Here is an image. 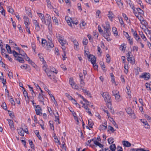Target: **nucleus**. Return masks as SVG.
I'll return each instance as SVG.
<instances>
[{
    "mask_svg": "<svg viewBox=\"0 0 151 151\" xmlns=\"http://www.w3.org/2000/svg\"><path fill=\"white\" fill-rule=\"evenodd\" d=\"M19 53H18L15 50L12 51V53L14 56L15 57H17L18 55H20L23 57H25V55H26V53L24 52L22 50H21L19 52Z\"/></svg>",
    "mask_w": 151,
    "mask_h": 151,
    "instance_id": "nucleus-5",
    "label": "nucleus"
},
{
    "mask_svg": "<svg viewBox=\"0 0 151 151\" xmlns=\"http://www.w3.org/2000/svg\"><path fill=\"white\" fill-rule=\"evenodd\" d=\"M101 141V139L99 137H94L92 139L88 140V142L90 146L93 145L96 147L98 146L101 148L103 147V145L99 142Z\"/></svg>",
    "mask_w": 151,
    "mask_h": 151,
    "instance_id": "nucleus-2",
    "label": "nucleus"
},
{
    "mask_svg": "<svg viewBox=\"0 0 151 151\" xmlns=\"http://www.w3.org/2000/svg\"><path fill=\"white\" fill-rule=\"evenodd\" d=\"M54 46V44L52 42V39H49L47 43V50H49L50 48H52Z\"/></svg>",
    "mask_w": 151,
    "mask_h": 151,
    "instance_id": "nucleus-9",
    "label": "nucleus"
},
{
    "mask_svg": "<svg viewBox=\"0 0 151 151\" xmlns=\"http://www.w3.org/2000/svg\"><path fill=\"white\" fill-rule=\"evenodd\" d=\"M71 86L73 88L76 89H78L79 88L78 86L75 83Z\"/></svg>",
    "mask_w": 151,
    "mask_h": 151,
    "instance_id": "nucleus-61",
    "label": "nucleus"
},
{
    "mask_svg": "<svg viewBox=\"0 0 151 151\" xmlns=\"http://www.w3.org/2000/svg\"><path fill=\"white\" fill-rule=\"evenodd\" d=\"M69 83L71 86L73 85L74 84V83L72 78H70L69 79Z\"/></svg>",
    "mask_w": 151,
    "mask_h": 151,
    "instance_id": "nucleus-59",
    "label": "nucleus"
},
{
    "mask_svg": "<svg viewBox=\"0 0 151 151\" xmlns=\"http://www.w3.org/2000/svg\"><path fill=\"white\" fill-rule=\"evenodd\" d=\"M31 46L34 52H35V49L36 48L35 44L34 42L32 43Z\"/></svg>",
    "mask_w": 151,
    "mask_h": 151,
    "instance_id": "nucleus-45",
    "label": "nucleus"
},
{
    "mask_svg": "<svg viewBox=\"0 0 151 151\" xmlns=\"http://www.w3.org/2000/svg\"><path fill=\"white\" fill-rule=\"evenodd\" d=\"M116 150L117 151H123L122 148V147L119 146L117 147Z\"/></svg>",
    "mask_w": 151,
    "mask_h": 151,
    "instance_id": "nucleus-64",
    "label": "nucleus"
},
{
    "mask_svg": "<svg viewBox=\"0 0 151 151\" xmlns=\"http://www.w3.org/2000/svg\"><path fill=\"white\" fill-rule=\"evenodd\" d=\"M88 60L91 61V63L93 64L94 69H97L98 66L96 63V58L94 55L91 54L89 55L88 57Z\"/></svg>",
    "mask_w": 151,
    "mask_h": 151,
    "instance_id": "nucleus-4",
    "label": "nucleus"
},
{
    "mask_svg": "<svg viewBox=\"0 0 151 151\" xmlns=\"http://www.w3.org/2000/svg\"><path fill=\"white\" fill-rule=\"evenodd\" d=\"M34 132L36 134L37 137H38L39 139L40 140H41L42 138L40 135L39 134V132L37 130H36L34 131Z\"/></svg>",
    "mask_w": 151,
    "mask_h": 151,
    "instance_id": "nucleus-38",
    "label": "nucleus"
},
{
    "mask_svg": "<svg viewBox=\"0 0 151 151\" xmlns=\"http://www.w3.org/2000/svg\"><path fill=\"white\" fill-rule=\"evenodd\" d=\"M106 62L107 63H109L111 61L110 56L109 54H107L106 55Z\"/></svg>",
    "mask_w": 151,
    "mask_h": 151,
    "instance_id": "nucleus-31",
    "label": "nucleus"
},
{
    "mask_svg": "<svg viewBox=\"0 0 151 151\" xmlns=\"http://www.w3.org/2000/svg\"><path fill=\"white\" fill-rule=\"evenodd\" d=\"M130 63L132 64H134L135 63L134 58L133 55H132L131 58H130L129 61Z\"/></svg>",
    "mask_w": 151,
    "mask_h": 151,
    "instance_id": "nucleus-30",
    "label": "nucleus"
},
{
    "mask_svg": "<svg viewBox=\"0 0 151 151\" xmlns=\"http://www.w3.org/2000/svg\"><path fill=\"white\" fill-rule=\"evenodd\" d=\"M114 15L113 13L112 12L110 11L108 12V14H107V16L109 19L111 21H112L113 17H114Z\"/></svg>",
    "mask_w": 151,
    "mask_h": 151,
    "instance_id": "nucleus-14",
    "label": "nucleus"
},
{
    "mask_svg": "<svg viewBox=\"0 0 151 151\" xmlns=\"http://www.w3.org/2000/svg\"><path fill=\"white\" fill-rule=\"evenodd\" d=\"M83 44L84 45H87L88 43V40L86 38L83 39Z\"/></svg>",
    "mask_w": 151,
    "mask_h": 151,
    "instance_id": "nucleus-53",
    "label": "nucleus"
},
{
    "mask_svg": "<svg viewBox=\"0 0 151 151\" xmlns=\"http://www.w3.org/2000/svg\"><path fill=\"white\" fill-rule=\"evenodd\" d=\"M42 111L41 108L39 105H37L36 106L35 111L37 115H41L42 114L41 112Z\"/></svg>",
    "mask_w": 151,
    "mask_h": 151,
    "instance_id": "nucleus-11",
    "label": "nucleus"
},
{
    "mask_svg": "<svg viewBox=\"0 0 151 151\" xmlns=\"http://www.w3.org/2000/svg\"><path fill=\"white\" fill-rule=\"evenodd\" d=\"M6 48L9 53L10 54H11L12 53L11 47L8 44H6Z\"/></svg>",
    "mask_w": 151,
    "mask_h": 151,
    "instance_id": "nucleus-27",
    "label": "nucleus"
},
{
    "mask_svg": "<svg viewBox=\"0 0 151 151\" xmlns=\"http://www.w3.org/2000/svg\"><path fill=\"white\" fill-rule=\"evenodd\" d=\"M127 39H128L129 44L131 45H132L133 44L132 39H131V37H127Z\"/></svg>",
    "mask_w": 151,
    "mask_h": 151,
    "instance_id": "nucleus-49",
    "label": "nucleus"
},
{
    "mask_svg": "<svg viewBox=\"0 0 151 151\" xmlns=\"http://www.w3.org/2000/svg\"><path fill=\"white\" fill-rule=\"evenodd\" d=\"M98 29L99 32L102 34L103 32V30L101 29L100 26L99 25L98 26Z\"/></svg>",
    "mask_w": 151,
    "mask_h": 151,
    "instance_id": "nucleus-63",
    "label": "nucleus"
},
{
    "mask_svg": "<svg viewBox=\"0 0 151 151\" xmlns=\"http://www.w3.org/2000/svg\"><path fill=\"white\" fill-rule=\"evenodd\" d=\"M37 14H38L39 17L40 18L42 22H43L45 19V18L44 14L37 12Z\"/></svg>",
    "mask_w": 151,
    "mask_h": 151,
    "instance_id": "nucleus-20",
    "label": "nucleus"
},
{
    "mask_svg": "<svg viewBox=\"0 0 151 151\" xmlns=\"http://www.w3.org/2000/svg\"><path fill=\"white\" fill-rule=\"evenodd\" d=\"M109 130L111 131L112 132H114V128L110 126L108 127V131L109 132Z\"/></svg>",
    "mask_w": 151,
    "mask_h": 151,
    "instance_id": "nucleus-56",
    "label": "nucleus"
},
{
    "mask_svg": "<svg viewBox=\"0 0 151 151\" xmlns=\"http://www.w3.org/2000/svg\"><path fill=\"white\" fill-rule=\"evenodd\" d=\"M135 15L136 17L140 21H141L142 20V19H143V17H142L141 15H139V14H138L137 13H135L134 12Z\"/></svg>",
    "mask_w": 151,
    "mask_h": 151,
    "instance_id": "nucleus-29",
    "label": "nucleus"
},
{
    "mask_svg": "<svg viewBox=\"0 0 151 151\" xmlns=\"http://www.w3.org/2000/svg\"><path fill=\"white\" fill-rule=\"evenodd\" d=\"M122 143L124 146L125 147H129L131 146V144L128 141H123Z\"/></svg>",
    "mask_w": 151,
    "mask_h": 151,
    "instance_id": "nucleus-16",
    "label": "nucleus"
},
{
    "mask_svg": "<svg viewBox=\"0 0 151 151\" xmlns=\"http://www.w3.org/2000/svg\"><path fill=\"white\" fill-rule=\"evenodd\" d=\"M126 89L127 90V93L128 95H129L131 93V92L129 91L130 90V87L129 86H126Z\"/></svg>",
    "mask_w": 151,
    "mask_h": 151,
    "instance_id": "nucleus-52",
    "label": "nucleus"
},
{
    "mask_svg": "<svg viewBox=\"0 0 151 151\" xmlns=\"http://www.w3.org/2000/svg\"><path fill=\"white\" fill-rule=\"evenodd\" d=\"M23 94L24 97L25 98V100L26 102L28 103L29 102V98L28 96V93L27 91L24 92V93H23Z\"/></svg>",
    "mask_w": 151,
    "mask_h": 151,
    "instance_id": "nucleus-19",
    "label": "nucleus"
},
{
    "mask_svg": "<svg viewBox=\"0 0 151 151\" xmlns=\"http://www.w3.org/2000/svg\"><path fill=\"white\" fill-rule=\"evenodd\" d=\"M114 96L115 97L116 100L117 102H119L121 101L122 100V98L121 97V96L119 94H118Z\"/></svg>",
    "mask_w": 151,
    "mask_h": 151,
    "instance_id": "nucleus-22",
    "label": "nucleus"
},
{
    "mask_svg": "<svg viewBox=\"0 0 151 151\" xmlns=\"http://www.w3.org/2000/svg\"><path fill=\"white\" fill-rule=\"evenodd\" d=\"M106 26H104V32L105 31L106 37L104 36V38L106 39L107 41L109 42L111 41V39L109 38V36L111 35V33L110 31L111 30V28L110 25L109 23L108 22H106Z\"/></svg>",
    "mask_w": 151,
    "mask_h": 151,
    "instance_id": "nucleus-3",
    "label": "nucleus"
},
{
    "mask_svg": "<svg viewBox=\"0 0 151 151\" xmlns=\"http://www.w3.org/2000/svg\"><path fill=\"white\" fill-rule=\"evenodd\" d=\"M104 93H105L104 94V101L106 103V105L109 110L110 112L113 114L114 112V110L111 107L112 103L111 96L108 92H104Z\"/></svg>",
    "mask_w": 151,
    "mask_h": 151,
    "instance_id": "nucleus-1",
    "label": "nucleus"
},
{
    "mask_svg": "<svg viewBox=\"0 0 151 151\" xmlns=\"http://www.w3.org/2000/svg\"><path fill=\"white\" fill-rule=\"evenodd\" d=\"M52 19L53 20V22L55 23L56 25H58L59 24L57 18L55 17H52Z\"/></svg>",
    "mask_w": 151,
    "mask_h": 151,
    "instance_id": "nucleus-23",
    "label": "nucleus"
},
{
    "mask_svg": "<svg viewBox=\"0 0 151 151\" xmlns=\"http://www.w3.org/2000/svg\"><path fill=\"white\" fill-rule=\"evenodd\" d=\"M139 35L141 37L142 39L145 41H146L147 40V39L145 37V36L144 35L143 32H139Z\"/></svg>",
    "mask_w": 151,
    "mask_h": 151,
    "instance_id": "nucleus-28",
    "label": "nucleus"
},
{
    "mask_svg": "<svg viewBox=\"0 0 151 151\" xmlns=\"http://www.w3.org/2000/svg\"><path fill=\"white\" fill-rule=\"evenodd\" d=\"M99 129L101 131H104V125L102 124V125H100L99 127Z\"/></svg>",
    "mask_w": 151,
    "mask_h": 151,
    "instance_id": "nucleus-54",
    "label": "nucleus"
},
{
    "mask_svg": "<svg viewBox=\"0 0 151 151\" xmlns=\"http://www.w3.org/2000/svg\"><path fill=\"white\" fill-rule=\"evenodd\" d=\"M110 150L108 148H104L105 151H115L116 147L115 144H113L111 145L110 147Z\"/></svg>",
    "mask_w": 151,
    "mask_h": 151,
    "instance_id": "nucleus-12",
    "label": "nucleus"
},
{
    "mask_svg": "<svg viewBox=\"0 0 151 151\" xmlns=\"http://www.w3.org/2000/svg\"><path fill=\"white\" fill-rule=\"evenodd\" d=\"M43 95H41L40 93H39L38 96V99H39V101L40 102H42V104L43 105H44V98L43 96Z\"/></svg>",
    "mask_w": 151,
    "mask_h": 151,
    "instance_id": "nucleus-18",
    "label": "nucleus"
},
{
    "mask_svg": "<svg viewBox=\"0 0 151 151\" xmlns=\"http://www.w3.org/2000/svg\"><path fill=\"white\" fill-rule=\"evenodd\" d=\"M83 92L84 93H86V95L88 96H89V97L90 98L92 97V96H91V94L90 93L89 91H87L86 90H85V91H84Z\"/></svg>",
    "mask_w": 151,
    "mask_h": 151,
    "instance_id": "nucleus-46",
    "label": "nucleus"
},
{
    "mask_svg": "<svg viewBox=\"0 0 151 151\" xmlns=\"http://www.w3.org/2000/svg\"><path fill=\"white\" fill-rule=\"evenodd\" d=\"M112 31L115 36L118 35V32L116 28L115 27H113L112 28Z\"/></svg>",
    "mask_w": 151,
    "mask_h": 151,
    "instance_id": "nucleus-37",
    "label": "nucleus"
},
{
    "mask_svg": "<svg viewBox=\"0 0 151 151\" xmlns=\"http://www.w3.org/2000/svg\"><path fill=\"white\" fill-rule=\"evenodd\" d=\"M44 24L48 26V29L49 30H51L52 29V25L51 22V19H46L44 22Z\"/></svg>",
    "mask_w": 151,
    "mask_h": 151,
    "instance_id": "nucleus-6",
    "label": "nucleus"
},
{
    "mask_svg": "<svg viewBox=\"0 0 151 151\" xmlns=\"http://www.w3.org/2000/svg\"><path fill=\"white\" fill-rule=\"evenodd\" d=\"M150 84L148 83H146V87L147 88H149V89H147V90H149L150 91H151V87L150 86Z\"/></svg>",
    "mask_w": 151,
    "mask_h": 151,
    "instance_id": "nucleus-55",
    "label": "nucleus"
},
{
    "mask_svg": "<svg viewBox=\"0 0 151 151\" xmlns=\"http://www.w3.org/2000/svg\"><path fill=\"white\" fill-rule=\"evenodd\" d=\"M29 143L31 146V147L32 148H34V145L33 144V143L32 141L31 140H29Z\"/></svg>",
    "mask_w": 151,
    "mask_h": 151,
    "instance_id": "nucleus-60",
    "label": "nucleus"
},
{
    "mask_svg": "<svg viewBox=\"0 0 151 151\" xmlns=\"http://www.w3.org/2000/svg\"><path fill=\"white\" fill-rule=\"evenodd\" d=\"M1 107L5 110L7 109V108L6 105L5 103H2L1 105Z\"/></svg>",
    "mask_w": 151,
    "mask_h": 151,
    "instance_id": "nucleus-51",
    "label": "nucleus"
},
{
    "mask_svg": "<svg viewBox=\"0 0 151 151\" xmlns=\"http://www.w3.org/2000/svg\"><path fill=\"white\" fill-rule=\"evenodd\" d=\"M56 113L57 114V115H55V122H58V124H60V123L59 121V116L58 113L57 111Z\"/></svg>",
    "mask_w": 151,
    "mask_h": 151,
    "instance_id": "nucleus-24",
    "label": "nucleus"
},
{
    "mask_svg": "<svg viewBox=\"0 0 151 151\" xmlns=\"http://www.w3.org/2000/svg\"><path fill=\"white\" fill-rule=\"evenodd\" d=\"M133 36L135 39L138 41H139L140 40H141L139 37L138 36L136 31H135L133 33Z\"/></svg>",
    "mask_w": 151,
    "mask_h": 151,
    "instance_id": "nucleus-17",
    "label": "nucleus"
},
{
    "mask_svg": "<svg viewBox=\"0 0 151 151\" xmlns=\"http://www.w3.org/2000/svg\"><path fill=\"white\" fill-rule=\"evenodd\" d=\"M59 42L62 46L64 45L67 43V42L65 40H64V39H62V40L59 41Z\"/></svg>",
    "mask_w": 151,
    "mask_h": 151,
    "instance_id": "nucleus-41",
    "label": "nucleus"
},
{
    "mask_svg": "<svg viewBox=\"0 0 151 151\" xmlns=\"http://www.w3.org/2000/svg\"><path fill=\"white\" fill-rule=\"evenodd\" d=\"M74 45L75 46H76V47L77 48V47L78 46L79 44L77 41L76 40L73 41Z\"/></svg>",
    "mask_w": 151,
    "mask_h": 151,
    "instance_id": "nucleus-50",
    "label": "nucleus"
},
{
    "mask_svg": "<svg viewBox=\"0 0 151 151\" xmlns=\"http://www.w3.org/2000/svg\"><path fill=\"white\" fill-rule=\"evenodd\" d=\"M88 124L90 127L91 128H93V124L91 119H90L88 120Z\"/></svg>",
    "mask_w": 151,
    "mask_h": 151,
    "instance_id": "nucleus-25",
    "label": "nucleus"
},
{
    "mask_svg": "<svg viewBox=\"0 0 151 151\" xmlns=\"http://www.w3.org/2000/svg\"><path fill=\"white\" fill-rule=\"evenodd\" d=\"M141 22V23L142 25L145 26L146 25H147V22L146 21L143 19V18L142 19V21H140Z\"/></svg>",
    "mask_w": 151,
    "mask_h": 151,
    "instance_id": "nucleus-44",
    "label": "nucleus"
},
{
    "mask_svg": "<svg viewBox=\"0 0 151 151\" xmlns=\"http://www.w3.org/2000/svg\"><path fill=\"white\" fill-rule=\"evenodd\" d=\"M8 112L9 115L10 117L13 118L14 116V113L12 111H9Z\"/></svg>",
    "mask_w": 151,
    "mask_h": 151,
    "instance_id": "nucleus-47",
    "label": "nucleus"
},
{
    "mask_svg": "<svg viewBox=\"0 0 151 151\" xmlns=\"http://www.w3.org/2000/svg\"><path fill=\"white\" fill-rule=\"evenodd\" d=\"M132 54V53L131 52H129L127 54V60L128 61H129L130 58H131V54Z\"/></svg>",
    "mask_w": 151,
    "mask_h": 151,
    "instance_id": "nucleus-43",
    "label": "nucleus"
},
{
    "mask_svg": "<svg viewBox=\"0 0 151 151\" xmlns=\"http://www.w3.org/2000/svg\"><path fill=\"white\" fill-rule=\"evenodd\" d=\"M47 42H46L45 39H42V44L43 47H44L45 45H47Z\"/></svg>",
    "mask_w": 151,
    "mask_h": 151,
    "instance_id": "nucleus-42",
    "label": "nucleus"
},
{
    "mask_svg": "<svg viewBox=\"0 0 151 151\" xmlns=\"http://www.w3.org/2000/svg\"><path fill=\"white\" fill-rule=\"evenodd\" d=\"M136 9L139 14L143 15L144 14V11L140 8H137Z\"/></svg>",
    "mask_w": 151,
    "mask_h": 151,
    "instance_id": "nucleus-32",
    "label": "nucleus"
},
{
    "mask_svg": "<svg viewBox=\"0 0 151 151\" xmlns=\"http://www.w3.org/2000/svg\"><path fill=\"white\" fill-rule=\"evenodd\" d=\"M17 130L19 134L22 137L24 136V132H25L26 133L28 134L27 133V132H28V130L27 128L26 129L25 131L23 130V129L22 128H20V129H18Z\"/></svg>",
    "mask_w": 151,
    "mask_h": 151,
    "instance_id": "nucleus-10",
    "label": "nucleus"
},
{
    "mask_svg": "<svg viewBox=\"0 0 151 151\" xmlns=\"http://www.w3.org/2000/svg\"><path fill=\"white\" fill-rule=\"evenodd\" d=\"M25 29L27 31L28 33L29 34H30V28L29 27V26H25Z\"/></svg>",
    "mask_w": 151,
    "mask_h": 151,
    "instance_id": "nucleus-57",
    "label": "nucleus"
},
{
    "mask_svg": "<svg viewBox=\"0 0 151 151\" xmlns=\"http://www.w3.org/2000/svg\"><path fill=\"white\" fill-rule=\"evenodd\" d=\"M118 94H119V92L117 90H114L112 91V95L114 96H116Z\"/></svg>",
    "mask_w": 151,
    "mask_h": 151,
    "instance_id": "nucleus-34",
    "label": "nucleus"
},
{
    "mask_svg": "<svg viewBox=\"0 0 151 151\" xmlns=\"http://www.w3.org/2000/svg\"><path fill=\"white\" fill-rule=\"evenodd\" d=\"M139 77L144 78L145 80H148L150 78V74L149 73H143L141 75H140Z\"/></svg>",
    "mask_w": 151,
    "mask_h": 151,
    "instance_id": "nucleus-8",
    "label": "nucleus"
},
{
    "mask_svg": "<svg viewBox=\"0 0 151 151\" xmlns=\"http://www.w3.org/2000/svg\"><path fill=\"white\" fill-rule=\"evenodd\" d=\"M5 51V50L3 48V47H1V52L2 55L3 56L5 55V53L4 52Z\"/></svg>",
    "mask_w": 151,
    "mask_h": 151,
    "instance_id": "nucleus-58",
    "label": "nucleus"
},
{
    "mask_svg": "<svg viewBox=\"0 0 151 151\" xmlns=\"http://www.w3.org/2000/svg\"><path fill=\"white\" fill-rule=\"evenodd\" d=\"M116 1V3L117 4L118 6L120 7L122 6L123 4L121 2V0H115Z\"/></svg>",
    "mask_w": 151,
    "mask_h": 151,
    "instance_id": "nucleus-26",
    "label": "nucleus"
},
{
    "mask_svg": "<svg viewBox=\"0 0 151 151\" xmlns=\"http://www.w3.org/2000/svg\"><path fill=\"white\" fill-rule=\"evenodd\" d=\"M56 37L58 40L59 41L64 39L63 37L59 34L57 33L56 35Z\"/></svg>",
    "mask_w": 151,
    "mask_h": 151,
    "instance_id": "nucleus-21",
    "label": "nucleus"
},
{
    "mask_svg": "<svg viewBox=\"0 0 151 151\" xmlns=\"http://www.w3.org/2000/svg\"><path fill=\"white\" fill-rule=\"evenodd\" d=\"M71 86L73 88L76 89H78L79 88L78 86L75 83Z\"/></svg>",
    "mask_w": 151,
    "mask_h": 151,
    "instance_id": "nucleus-62",
    "label": "nucleus"
},
{
    "mask_svg": "<svg viewBox=\"0 0 151 151\" xmlns=\"http://www.w3.org/2000/svg\"><path fill=\"white\" fill-rule=\"evenodd\" d=\"M38 56L40 60L42 62L44 63L45 61L43 58V56L42 54L39 53Z\"/></svg>",
    "mask_w": 151,
    "mask_h": 151,
    "instance_id": "nucleus-40",
    "label": "nucleus"
},
{
    "mask_svg": "<svg viewBox=\"0 0 151 151\" xmlns=\"http://www.w3.org/2000/svg\"><path fill=\"white\" fill-rule=\"evenodd\" d=\"M126 110L127 113L129 115L131 116L132 118L134 119L136 118V116L131 108L128 107L127 109H126Z\"/></svg>",
    "mask_w": 151,
    "mask_h": 151,
    "instance_id": "nucleus-7",
    "label": "nucleus"
},
{
    "mask_svg": "<svg viewBox=\"0 0 151 151\" xmlns=\"http://www.w3.org/2000/svg\"><path fill=\"white\" fill-rule=\"evenodd\" d=\"M47 66L46 64H45L42 67L43 69L46 72L48 70L47 69Z\"/></svg>",
    "mask_w": 151,
    "mask_h": 151,
    "instance_id": "nucleus-48",
    "label": "nucleus"
},
{
    "mask_svg": "<svg viewBox=\"0 0 151 151\" xmlns=\"http://www.w3.org/2000/svg\"><path fill=\"white\" fill-rule=\"evenodd\" d=\"M35 30L37 32L40 30V28L39 25V23L35 25Z\"/></svg>",
    "mask_w": 151,
    "mask_h": 151,
    "instance_id": "nucleus-39",
    "label": "nucleus"
},
{
    "mask_svg": "<svg viewBox=\"0 0 151 151\" xmlns=\"http://www.w3.org/2000/svg\"><path fill=\"white\" fill-rule=\"evenodd\" d=\"M98 54L100 56H101V54L102 53L101 49L98 46H97Z\"/></svg>",
    "mask_w": 151,
    "mask_h": 151,
    "instance_id": "nucleus-33",
    "label": "nucleus"
},
{
    "mask_svg": "<svg viewBox=\"0 0 151 151\" xmlns=\"http://www.w3.org/2000/svg\"><path fill=\"white\" fill-rule=\"evenodd\" d=\"M50 72L55 73L56 74L58 73V71L53 67H50Z\"/></svg>",
    "mask_w": 151,
    "mask_h": 151,
    "instance_id": "nucleus-36",
    "label": "nucleus"
},
{
    "mask_svg": "<svg viewBox=\"0 0 151 151\" xmlns=\"http://www.w3.org/2000/svg\"><path fill=\"white\" fill-rule=\"evenodd\" d=\"M7 120L9 122L11 129L12 130H14L15 128L14 127L13 121L12 120L9 119H7Z\"/></svg>",
    "mask_w": 151,
    "mask_h": 151,
    "instance_id": "nucleus-13",
    "label": "nucleus"
},
{
    "mask_svg": "<svg viewBox=\"0 0 151 151\" xmlns=\"http://www.w3.org/2000/svg\"><path fill=\"white\" fill-rule=\"evenodd\" d=\"M15 60L18 61L19 63H24V59L19 56H17V57H15Z\"/></svg>",
    "mask_w": 151,
    "mask_h": 151,
    "instance_id": "nucleus-15",
    "label": "nucleus"
},
{
    "mask_svg": "<svg viewBox=\"0 0 151 151\" xmlns=\"http://www.w3.org/2000/svg\"><path fill=\"white\" fill-rule=\"evenodd\" d=\"M108 141L109 144H111L114 142V139L112 137H110L108 139Z\"/></svg>",
    "mask_w": 151,
    "mask_h": 151,
    "instance_id": "nucleus-35",
    "label": "nucleus"
}]
</instances>
